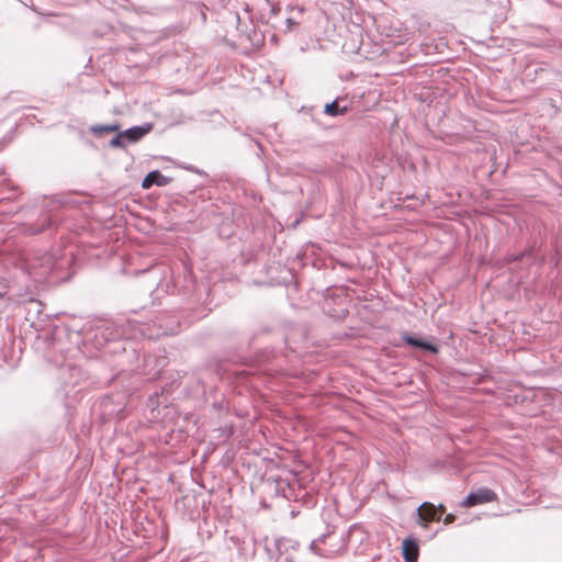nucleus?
Segmentation results:
<instances>
[{
    "label": "nucleus",
    "instance_id": "nucleus-1",
    "mask_svg": "<svg viewBox=\"0 0 562 562\" xmlns=\"http://www.w3.org/2000/svg\"><path fill=\"white\" fill-rule=\"evenodd\" d=\"M497 499V494L494 491L483 487L476 492L470 493L462 502V506L470 508L476 505L496 502Z\"/></svg>",
    "mask_w": 562,
    "mask_h": 562
},
{
    "label": "nucleus",
    "instance_id": "nucleus-2",
    "mask_svg": "<svg viewBox=\"0 0 562 562\" xmlns=\"http://www.w3.org/2000/svg\"><path fill=\"white\" fill-rule=\"evenodd\" d=\"M418 518L422 527L427 528L431 521H439L440 515L437 513V507L432 503L425 502L418 507Z\"/></svg>",
    "mask_w": 562,
    "mask_h": 562
},
{
    "label": "nucleus",
    "instance_id": "nucleus-3",
    "mask_svg": "<svg viewBox=\"0 0 562 562\" xmlns=\"http://www.w3.org/2000/svg\"><path fill=\"white\" fill-rule=\"evenodd\" d=\"M419 548L414 539L407 538L403 540V557L406 562H417Z\"/></svg>",
    "mask_w": 562,
    "mask_h": 562
},
{
    "label": "nucleus",
    "instance_id": "nucleus-4",
    "mask_svg": "<svg viewBox=\"0 0 562 562\" xmlns=\"http://www.w3.org/2000/svg\"><path fill=\"white\" fill-rule=\"evenodd\" d=\"M151 124H146L144 126H134L123 132L122 135H124L125 138H127L130 142H137L146 134H148L151 131Z\"/></svg>",
    "mask_w": 562,
    "mask_h": 562
},
{
    "label": "nucleus",
    "instance_id": "nucleus-5",
    "mask_svg": "<svg viewBox=\"0 0 562 562\" xmlns=\"http://www.w3.org/2000/svg\"><path fill=\"white\" fill-rule=\"evenodd\" d=\"M153 184L157 186H164V177L160 175L159 171H151L149 172L142 182L143 189H149Z\"/></svg>",
    "mask_w": 562,
    "mask_h": 562
},
{
    "label": "nucleus",
    "instance_id": "nucleus-6",
    "mask_svg": "<svg viewBox=\"0 0 562 562\" xmlns=\"http://www.w3.org/2000/svg\"><path fill=\"white\" fill-rule=\"evenodd\" d=\"M404 341L409 346L418 347V348H422L425 350H429L431 352H437V348L427 341H424V340H420V339H417V338H414L411 336H405Z\"/></svg>",
    "mask_w": 562,
    "mask_h": 562
},
{
    "label": "nucleus",
    "instance_id": "nucleus-7",
    "mask_svg": "<svg viewBox=\"0 0 562 562\" xmlns=\"http://www.w3.org/2000/svg\"><path fill=\"white\" fill-rule=\"evenodd\" d=\"M120 130L119 125H97L91 127V132L94 135H103L110 132H116Z\"/></svg>",
    "mask_w": 562,
    "mask_h": 562
},
{
    "label": "nucleus",
    "instance_id": "nucleus-8",
    "mask_svg": "<svg viewBox=\"0 0 562 562\" xmlns=\"http://www.w3.org/2000/svg\"><path fill=\"white\" fill-rule=\"evenodd\" d=\"M346 111H347V109L346 108L340 109L336 101H334L329 104H326V106H325V112L331 116L344 114V113H346Z\"/></svg>",
    "mask_w": 562,
    "mask_h": 562
},
{
    "label": "nucleus",
    "instance_id": "nucleus-9",
    "mask_svg": "<svg viewBox=\"0 0 562 562\" xmlns=\"http://www.w3.org/2000/svg\"><path fill=\"white\" fill-rule=\"evenodd\" d=\"M125 136L120 133L117 136L111 139L110 145L111 147H124L123 138Z\"/></svg>",
    "mask_w": 562,
    "mask_h": 562
},
{
    "label": "nucleus",
    "instance_id": "nucleus-10",
    "mask_svg": "<svg viewBox=\"0 0 562 562\" xmlns=\"http://www.w3.org/2000/svg\"><path fill=\"white\" fill-rule=\"evenodd\" d=\"M454 520H456V516H454L453 514H448V515H446V517L443 518V524H445V525H450V524H452Z\"/></svg>",
    "mask_w": 562,
    "mask_h": 562
},
{
    "label": "nucleus",
    "instance_id": "nucleus-11",
    "mask_svg": "<svg viewBox=\"0 0 562 562\" xmlns=\"http://www.w3.org/2000/svg\"><path fill=\"white\" fill-rule=\"evenodd\" d=\"M445 512H446V507H445L443 505H439V506L437 507V513H438L439 515L443 514Z\"/></svg>",
    "mask_w": 562,
    "mask_h": 562
}]
</instances>
